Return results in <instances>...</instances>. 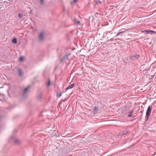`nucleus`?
Listing matches in <instances>:
<instances>
[{"label":"nucleus","mask_w":156,"mask_h":156,"mask_svg":"<svg viewBox=\"0 0 156 156\" xmlns=\"http://www.w3.org/2000/svg\"><path fill=\"white\" fill-rule=\"evenodd\" d=\"M151 108H152V106L151 105H149L147 108V111L146 112V121H147V120H148L149 117L150 116V114L151 112Z\"/></svg>","instance_id":"obj_1"},{"label":"nucleus","mask_w":156,"mask_h":156,"mask_svg":"<svg viewBox=\"0 0 156 156\" xmlns=\"http://www.w3.org/2000/svg\"><path fill=\"white\" fill-rule=\"evenodd\" d=\"M140 57L139 54L133 55L131 54L129 57V59L132 60H137Z\"/></svg>","instance_id":"obj_2"},{"label":"nucleus","mask_w":156,"mask_h":156,"mask_svg":"<svg viewBox=\"0 0 156 156\" xmlns=\"http://www.w3.org/2000/svg\"><path fill=\"white\" fill-rule=\"evenodd\" d=\"M38 39L40 41H42L44 39V34L43 32H41L39 34L38 36Z\"/></svg>","instance_id":"obj_3"},{"label":"nucleus","mask_w":156,"mask_h":156,"mask_svg":"<svg viewBox=\"0 0 156 156\" xmlns=\"http://www.w3.org/2000/svg\"><path fill=\"white\" fill-rule=\"evenodd\" d=\"M142 33H146L147 34H156V31L153 30H144L142 31Z\"/></svg>","instance_id":"obj_4"},{"label":"nucleus","mask_w":156,"mask_h":156,"mask_svg":"<svg viewBox=\"0 0 156 156\" xmlns=\"http://www.w3.org/2000/svg\"><path fill=\"white\" fill-rule=\"evenodd\" d=\"M30 86H28L24 89L23 91V97H24L26 95V94H27V93H28V90L30 89Z\"/></svg>","instance_id":"obj_5"},{"label":"nucleus","mask_w":156,"mask_h":156,"mask_svg":"<svg viewBox=\"0 0 156 156\" xmlns=\"http://www.w3.org/2000/svg\"><path fill=\"white\" fill-rule=\"evenodd\" d=\"M76 84L75 83H73V84H71V85L67 87V88L66 89V90L65 91V92H66V90H67L69 89H71L72 88H73L74 87L76 86Z\"/></svg>","instance_id":"obj_6"},{"label":"nucleus","mask_w":156,"mask_h":156,"mask_svg":"<svg viewBox=\"0 0 156 156\" xmlns=\"http://www.w3.org/2000/svg\"><path fill=\"white\" fill-rule=\"evenodd\" d=\"M18 75L20 76H22L23 75V72L21 69H18Z\"/></svg>","instance_id":"obj_7"},{"label":"nucleus","mask_w":156,"mask_h":156,"mask_svg":"<svg viewBox=\"0 0 156 156\" xmlns=\"http://www.w3.org/2000/svg\"><path fill=\"white\" fill-rule=\"evenodd\" d=\"M74 22L75 23H76L78 25H80V21L78 20L76 18H75L74 20Z\"/></svg>","instance_id":"obj_8"},{"label":"nucleus","mask_w":156,"mask_h":156,"mask_svg":"<svg viewBox=\"0 0 156 156\" xmlns=\"http://www.w3.org/2000/svg\"><path fill=\"white\" fill-rule=\"evenodd\" d=\"M100 4L98 3V1H95V4L94 5V6L95 8H97L99 6Z\"/></svg>","instance_id":"obj_9"},{"label":"nucleus","mask_w":156,"mask_h":156,"mask_svg":"<svg viewBox=\"0 0 156 156\" xmlns=\"http://www.w3.org/2000/svg\"><path fill=\"white\" fill-rule=\"evenodd\" d=\"M128 133V131L127 130H124V131H123L121 132V135H122L126 134Z\"/></svg>","instance_id":"obj_10"},{"label":"nucleus","mask_w":156,"mask_h":156,"mask_svg":"<svg viewBox=\"0 0 156 156\" xmlns=\"http://www.w3.org/2000/svg\"><path fill=\"white\" fill-rule=\"evenodd\" d=\"M97 1L100 5H101L105 2V0H97Z\"/></svg>","instance_id":"obj_11"},{"label":"nucleus","mask_w":156,"mask_h":156,"mask_svg":"<svg viewBox=\"0 0 156 156\" xmlns=\"http://www.w3.org/2000/svg\"><path fill=\"white\" fill-rule=\"evenodd\" d=\"M98 110V108L97 107H95L93 110V112L95 113H96Z\"/></svg>","instance_id":"obj_12"},{"label":"nucleus","mask_w":156,"mask_h":156,"mask_svg":"<svg viewBox=\"0 0 156 156\" xmlns=\"http://www.w3.org/2000/svg\"><path fill=\"white\" fill-rule=\"evenodd\" d=\"M12 42L14 43V44H16L17 43V39L16 38H14L12 40Z\"/></svg>","instance_id":"obj_13"},{"label":"nucleus","mask_w":156,"mask_h":156,"mask_svg":"<svg viewBox=\"0 0 156 156\" xmlns=\"http://www.w3.org/2000/svg\"><path fill=\"white\" fill-rule=\"evenodd\" d=\"M70 55V54H67V55H66V56H65L63 58V60H65L66 59H68V57L69 56V55Z\"/></svg>","instance_id":"obj_14"},{"label":"nucleus","mask_w":156,"mask_h":156,"mask_svg":"<svg viewBox=\"0 0 156 156\" xmlns=\"http://www.w3.org/2000/svg\"><path fill=\"white\" fill-rule=\"evenodd\" d=\"M125 31H120V32H119L118 33H117V34L116 35L115 37L116 36H119V35L120 34H122L124 32H125Z\"/></svg>","instance_id":"obj_15"},{"label":"nucleus","mask_w":156,"mask_h":156,"mask_svg":"<svg viewBox=\"0 0 156 156\" xmlns=\"http://www.w3.org/2000/svg\"><path fill=\"white\" fill-rule=\"evenodd\" d=\"M42 97V94H39L37 97V98L38 99H40Z\"/></svg>","instance_id":"obj_16"},{"label":"nucleus","mask_w":156,"mask_h":156,"mask_svg":"<svg viewBox=\"0 0 156 156\" xmlns=\"http://www.w3.org/2000/svg\"><path fill=\"white\" fill-rule=\"evenodd\" d=\"M14 142L18 144H19L20 142V140L17 139L15 140Z\"/></svg>","instance_id":"obj_17"},{"label":"nucleus","mask_w":156,"mask_h":156,"mask_svg":"<svg viewBox=\"0 0 156 156\" xmlns=\"http://www.w3.org/2000/svg\"><path fill=\"white\" fill-rule=\"evenodd\" d=\"M129 114L127 115V117H129L131 116L132 115V114L133 113H132V112H131L130 111L129 112Z\"/></svg>","instance_id":"obj_18"},{"label":"nucleus","mask_w":156,"mask_h":156,"mask_svg":"<svg viewBox=\"0 0 156 156\" xmlns=\"http://www.w3.org/2000/svg\"><path fill=\"white\" fill-rule=\"evenodd\" d=\"M40 3L41 5H44V0H40Z\"/></svg>","instance_id":"obj_19"},{"label":"nucleus","mask_w":156,"mask_h":156,"mask_svg":"<svg viewBox=\"0 0 156 156\" xmlns=\"http://www.w3.org/2000/svg\"><path fill=\"white\" fill-rule=\"evenodd\" d=\"M18 16L20 18H21L23 17V15L21 13H19L18 14Z\"/></svg>","instance_id":"obj_20"},{"label":"nucleus","mask_w":156,"mask_h":156,"mask_svg":"<svg viewBox=\"0 0 156 156\" xmlns=\"http://www.w3.org/2000/svg\"><path fill=\"white\" fill-rule=\"evenodd\" d=\"M51 84V81L50 80H48V86H50Z\"/></svg>","instance_id":"obj_21"},{"label":"nucleus","mask_w":156,"mask_h":156,"mask_svg":"<svg viewBox=\"0 0 156 156\" xmlns=\"http://www.w3.org/2000/svg\"><path fill=\"white\" fill-rule=\"evenodd\" d=\"M20 60L21 61H23V57H21L20 58Z\"/></svg>","instance_id":"obj_22"},{"label":"nucleus","mask_w":156,"mask_h":156,"mask_svg":"<svg viewBox=\"0 0 156 156\" xmlns=\"http://www.w3.org/2000/svg\"><path fill=\"white\" fill-rule=\"evenodd\" d=\"M62 92H61V93H60L59 94V97H60L62 96Z\"/></svg>","instance_id":"obj_23"},{"label":"nucleus","mask_w":156,"mask_h":156,"mask_svg":"<svg viewBox=\"0 0 156 156\" xmlns=\"http://www.w3.org/2000/svg\"><path fill=\"white\" fill-rule=\"evenodd\" d=\"M134 109H133L131 110L130 111V112H132L133 113L134 112Z\"/></svg>","instance_id":"obj_24"},{"label":"nucleus","mask_w":156,"mask_h":156,"mask_svg":"<svg viewBox=\"0 0 156 156\" xmlns=\"http://www.w3.org/2000/svg\"><path fill=\"white\" fill-rule=\"evenodd\" d=\"M76 1L77 0H73V2L75 3L76 2Z\"/></svg>","instance_id":"obj_25"}]
</instances>
